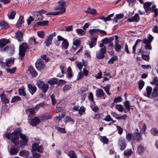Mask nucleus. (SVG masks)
<instances>
[{
	"mask_svg": "<svg viewBox=\"0 0 158 158\" xmlns=\"http://www.w3.org/2000/svg\"><path fill=\"white\" fill-rule=\"evenodd\" d=\"M58 4L59 6L56 7L54 9V10H60L59 11L49 13L46 15H56L62 14L64 13L65 11V2L63 0L60 1L58 2Z\"/></svg>",
	"mask_w": 158,
	"mask_h": 158,
	"instance_id": "obj_1",
	"label": "nucleus"
},
{
	"mask_svg": "<svg viewBox=\"0 0 158 158\" xmlns=\"http://www.w3.org/2000/svg\"><path fill=\"white\" fill-rule=\"evenodd\" d=\"M5 136L9 139H10L11 138V141L13 143L16 145L19 144V137L18 131H15L11 133H6L5 134Z\"/></svg>",
	"mask_w": 158,
	"mask_h": 158,
	"instance_id": "obj_2",
	"label": "nucleus"
},
{
	"mask_svg": "<svg viewBox=\"0 0 158 158\" xmlns=\"http://www.w3.org/2000/svg\"><path fill=\"white\" fill-rule=\"evenodd\" d=\"M153 39V37L151 35H149L148 39L145 38L143 40L142 43L145 44V48L146 50H151L152 49L151 45V43Z\"/></svg>",
	"mask_w": 158,
	"mask_h": 158,
	"instance_id": "obj_3",
	"label": "nucleus"
},
{
	"mask_svg": "<svg viewBox=\"0 0 158 158\" xmlns=\"http://www.w3.org/2000/svg\"><path fill=\"white\" fill-rule=\"evenodd\" d=\"M57 39L58 42H56V44L57 46H59L60 43H58V42L62 41L61 45V48H64L65 49H67L69 46V44L67 39L62 37L60 35L57 36Z\"/></svg>",
	"mask_w": 158,
	"mask_h": 158,
	"instance_id": "obj_4",
	"label": "nucleus"
},
{
	"mask_svg": "<svg viewBox=\"0 0 158 158\" xmlns=\"http://www.w3.org/2000/svg\"><path fill=\"white\" fill-rule=\"evenodd\" d=\"M28 48V45L26 43H22L19 46V55L22 58L24 55L25 52Z\"/></svg>",
	"mask_w": 158,
	"mask_h": 158,
	"instance_id": "obj_5",
	"label": "nucleus"
},
{
	"mask_svg": "<svg viewBox=\"0 0 158 158\" xmlns=\"http://www.w3.org/2000/svg\"><path fill=\"white\" fill-rule=\"evenodd\" d=\"M36 85L40 88L42 89L44 93H46L48 89V85L40 80L37 81Z\"/></svg>",
	"mask_w": 158,
	"mask_h": 158,
	"instance_id": "obj_6",
	"label": "nucleus"
},
{
	"mask_svg": "<svg viewBox=\"0 0 158 158\" xmlns=\"http://www.w3.org/2000/svg\"><path fill=\"white\" fill-rule=\"evenodd\" d=\"M35 66L38 70L43 69L45 67V65L44 61L41 59H38L35 63Z\"/></svg>",
	"mask_w": 158,
	"mask_h": 158,
	"instance_id": "obj_7",
	"label": "nucleus"
},
{
	"mask_svg": "<svg viewBox=\"0 0 158 158\" xmlns=\"http://www.w3.org/2000/svg\"><path fill=\"white\" fill-rule=\"evenodd\" d=\"M14 63V58L13 57L6 59V62H2L0 60V64H1L2 66H6L9 67L12 64H13Z\"/></svg>",
	"mask_w": 158,
	"mask_h": 158,
	"instance_id": "obj_8",
	"label": "nucleus"
},
{
	"mask_svg": "<svg viewBox=\"0 0 158 158\" xmlns=\"http://www.w3.org/2000/svg\"><path fill=\"white\" fill-rule=\"evenodd\" d=\"M106 47L101 48L98 52H97L96 57L98 59H103L105 57V54L106 53Z\"/></svg>",
	"mask_w": 158,
	"mask_h": 158,
	"instance_id": "obj_9",
	"label": "nucleus"
},
{
	"mask_svg": "<svg viewBox=\"0 0 158 158\" xmlns=\"http://www.w3.org/2000/svg\"><path fill=\"white\" fill-rule=\"evenodd\" d=\"M32 14L35 21L38 22L43 20V16L40 11L33 12Z\"/></svg>",
	"mask_w": 158,
	"mask_h": 158,
	"instance_id": "obj_10",
	"label": "nucleus"
},
{
	"mask_svg": "<svg viewBox=\"0 0 158 158\" xmlns=\"http://www.w3.org/2000/svg\"><path fill=\"white\" fill-rule=\"evenodd\" d=\"M136 130L137 132L133 133L132 135V139L133 140H135L138 141H140L142 139L141 133L140 132H138L139 130L138 129H137Z\"/></svg>",
	"mask_w": 158,
	"mask_h": 158,
	"instance_id": "obj_11",
	"label": "nucleus"
},
{
	"mask_svg": "<svg viewBox=\"0 0 158 158\" xmlns=\"http://www.w3.org/2000/svg\"><path fill=\"white\" fill-rule=\"evenodd\" d=\"M118 145L121 150H124L127 146L125 139L123 138H120L118 140Z\"/></svg>",
	"mask_w": 158,
	"mask_h": 158,
	"instance_id": "obj_12",
	"label": "nucleus"
},
{
	"mask_svg": "<svg viewBox=\"0 0 158 158\" xmlns=\"http://www.w3.org/2000/svg\"><path fill=\"white\" fill-rule=\"evenodd\" d=\"M4 52H8L10 54H13L15 52V48L13 45H10L6 47L3 49Z\"/></svg>",
	"mask_w": 158,
	"mask_h": 158,
	"instance_id": "obj_13",
	"label": "nucleus"
},
{
	"mask_svg": "<svg viewBox=\"0 0 158 158\" xmlns=\"http://www.w3.org/2000/svg\"><path fill=\"white\" fill-rule=\"evenodd\" d=\"M15 37L19 42H21L23 41V34L20 31H18L16 32Z\"/></svg>",
	"mask_w": 158,
	"mask_h": 158,
	"instance_id": "obj_14",
	"label": "nucleus"
},
{
	"mask_svg": "<svg viewBox=\"0 0 158 158\" xmlns=\"http://www.w3.org/2000/svg\"><path fill=\"white\" fill-rule=\"evenodd\" d=\"M52 116L49 115L48 113H46L40 117V120L42 121H45L48 119L52 118Z\"/></svg>",
	"mask_w": 158,
	"mask_h": 158,
	"instance_id": "obj_15",
	"label": "nucleus"
},
{
	"mask_svg": "<svg viewBox=\"0 0 158 158\" xmlns=\"http://www.w3.org/2000/svg\"><path fill=\"white\" fill-rule=\"evenodd\" d=\"M140 20V17L138 13H136L134 16L132 18L127 19V20L129 22H138Z\"/></svg>",
	"mask_w": 158,
	"mask_h": 158,
	"instance_id": "obj_16",
	"label": "nucleus"
},
{
	"mask_svg": "<svg viewBox=\"0 0 158 158\" xmlns=\"http://www.w3.org/2000/svg\"><path fill=\"white\" fill-rule=\"evenodd\" d=\"M97 38V36H92L91 37V40L89 44L90 48H92L96 45Z\"/></svg>",
	"mask_w": 158,
	"mask_h": 158,
	"instance_id": "obj_17",
	"label": "nucleus"
},
{
	"mask_svg": "<svg viewBox=\"0 0 158 158\" xmlns=\"http://www.w3.org/2000/svg\"><path fill=\"white\" fill-rule=\"evenodd\" d=\"M95 94L97 97L101 98L105 94L102 89L98 88L96 90Z\"/></svg>",
	"mask_w": 158,
	"mask_h": 158,
	"instance_id": "obj_18",
	"label": "nucleus"
},
{
	"mask_svg": "<svg viewBox=\"0 0 158 158\" xmlns=\"http://www.w3.org/2000/svg\"><path fill=\"white\" fill-rule=\"evenodd\" d=\"M27 87L29 91L32 95L35 93L37 90V88L35 86L30 84H28Z\"/></svg>",
	"mask_w": 158,
	"mask_h": 158,
	"instance_id": "obj_19",
	"label": "nucleus"
},
{
	"mask_svg": "<svg viewBox=\"0 0 158 158\" xmlns=\"http://www.w3.org/2000/svg\"><path fill=\"white\" fill-rule=\"evenodd\" d=\"M40 122V120L39 118L36 117H34L31 120L30 124L32 126H35L37 124L39 123Z\"/></svg>",
	"mask_w": 158,
	"mask_h": 158,
	"instance_id": "obj_20",
	"label": "nucleus"
},
{
	"mask_svg": "<svg viewBox=\"0 0 158 158\" xmlns=\"http://www.w3.org/2000/svg\"><path fill=\"white\" fill-rule=\"evenodd\" d=\"M52 38L50 36H48L45 39L44 43L47 47L49 46L52 43Z\"/></svg>",
	"mask_w": 158,
	"mask_h": 158,
	"instance_id": "obj_21",
	"label": "nucleus"
},
{
	"mask_svg": "<svg viewBox=\"0 0 158 158\" xmlns=\"http://www.w3.org/2000/svg\"><path fill=\"white\" fill-rule=\"evenodd\" d=\"M152 2H147L143 3V7L145 11L147 12L150 10L151 7L150 6L152 5Z\"/></svg>",
	"mask_w": 158,
	"mask_h": 158,
	"instance_id": "obj_22",
	"label": "nucleus"
},
{
	"mask_svg": "<svg viewBox=\"0 0 158 158\" xmlns=\"http://www.w3.org/2000/svg\"><path fill=\"white\" fill-rule=\"evenodd\" d=\"M10 42L8 40L5 39H2L0 40V48L3 47L7 44L10 43Z\"/></svg>",
	"mask_w": 158,
	"mask_h": 158,
	"instance_id": "obj_23",
	"label": "nucleus"
},
{
	"mask_svg": "<svg viewBox=\"0 0 158 158\" xmlns=\"http://www.w3.org/2000/svg\"><path fill=\"white\" fill-rule=\"evenodd\" d=\"M26 112L29 116H34L35 113V110L33 108H29L26 110Z\"/></svg>",
	"mask_w": 158,
	"mask_h": 158,
	"instance_id": "obj_24",
	"label": "nucleus"
},
{
	"mask_svg": "<svg viewBox=\"0 0 158 158\" xmlns=\"http://www.w3.org/2000/svg\"><path fill=\"white\" fill-rule=\"evenodd\" d=\"M124 104L126 108L124 109V111L125 113H128L130 110V107L129 101H126L124 102Z\"/></svg>",
	"mask_w": 158,
	"mask_h": 158,
	"instance_id": "obj_25",
	"label": "nucleus"
},
{
	"mask_svg": "<svg viewBox=\"0 0 158 158\" xmlns=\"http://www.w3.org/2000/svg\"><path fill=\"white\" fill-rule=\"evenodd\" d=\"M28 71L31 74L33 77H36L37 75V73L32 66H30L28 69Z\"/></svg>",
	"mask_w": 158,
	"mask_h": 158,
	"instance_id": "obj_26",
	"label": "nucleus"
},
{
	"mask_svg": "<svg viewBox=\"0 0 158 158\" xmlns=\"http://www.w3.org/2000/svg\"><path fill=\"white\" fill-rule=\"evenodd\" d=\"M29 154L30 152H29L25 150H23L22 151H20L19 153L20 156L24 157L25 158L28 157Z\"/></svg>",
	"mask_w": 158,
	"mask_h": 158,
	"instance_id": "obj_27",
	"label": "nucleus"
},
{
	"mask_svg": "<svg viewBox=\"0 0 158 158\" xmlns=\"http://www.w3.org/2000/svg\"><path fill=\"white\" fill-rule=\"evenodd\" d=\"M0 96L1 98L2 102L4 103H7L9 102V100L7 99L4 93L0 95Z\"/></svg>",
	"mask_w": 158,
	"mask_h": 158,
	"instance_id": "obj_28",
	"label": "nucleus"
},
{
	"mask_svg": "<svg viewBox=\"0 0 158 158\" xmlns=\"http://www.w3.org/2000/svg\"><path fill=\"white\" fill-rule=\"evenodd\" d=\"M150 10L152 12H154L155 17L157 16L158 15V10L157 8H156V6L155 5H153L151 7Z\"/></svg>",
	"mask_w": 158,
	"mask_h": 158,
	"instance_id": "obj_29",
	"label": "nucleus"
},
{
	"mask_svg": "<svg viewBox=\"0 0 158 158\" xmlns=\"http://www.w3.org/2000/svg\"><path fill=\"white\" fill-rule=\"evenodd\" d=\"M152 89L150 86H148L146 89V93L144 94V95L148 97H150L151 94Z\"/></svg>",
	"mask_w": 158,
	"mask_h": 158,
	"instance_id": "obj_30",
	"label": "nucleus"
},
{
	"mask_svg": "<svg viewBox=\"0 0 158 158\" xmlns=\"http://www.w3.org/2000/svg\"><path fill=\"white\" fill-rule=\"evenodd\" d=\"M19 135L20 138L24 141L25 143H27L28 141V137L26 135L22 134L21 133H19Z\"/></svg>",
	"mask_w": 158,
	"mask_h": 158,
	"instance_id": "obj_31",
	"label": "nucleus"
},
{
	"mask_svg": "<svg viewBox=\"0 0 158 158\" xmlns=\"http://www.w3.org/2000/svg\"><path fill=\"white\" fill-rule=\"evenodd\" d=\"M68 155L70 158H77L76 154L73 150L70 151L68 152Z\"/></svg>",
	"mask_w": 158,
	"mask_h": 158,
	"instance_id": "obj_32",
	"label": "nucleus"
},
{
	"mask_svg": "<svg viewBox=\"0 0 158 158\" xmlns=\"http://www.w3.org/2000/svg\"><path fill=\"white\" fill-rule=\"evenodd\" d=\"M76 30L77 33L79 35H84L85 33L86 30L85 28L83 29H77Z\"/></svg>",
	"mask_w": 158,
	"mask_h": 158,
	"instance_id": "obj_33",
	"label": "nucleus"
},
{
	"mask_svg": "<svg viewBox=\"0 0 158 158\" xmlns=\"http://www.w3.org/2000/svg\"><path fill=\"white\" fill-rule=\"evenodd\" d=\"M24 22V18L22 16H20L19 19L16 23V25L18 27L20 26Z\"/></svg>",
	"mask_w": 158,
	"mask_h": 158,
	"instance_id": "obj_34",
	"label": "nucleus"
},
{
	"mask_svg": "<svg viewBox=\"0 0 158 158\" xmlns=\"http://www.w3.org/2000/svg\"><path fill=\"white\" fill-rule=\"evenodd\" d=\"M0 26L2 29H7L9 27L8 24L4 21L0 22Z\"/></svg>",
	"mask_w": 158,
	"mask_h": 158,
	"instance_id": "obj_35",
	"label": "nucleus"
},
{
	"mask_svg": "<svg viewBox=\"0 0 158 158\" xmlns=\"http://www.w3.org/2000/svg\"><path fill=\"white\" fill-rule=\"evenodd\" d=\"M58 82V81L56 78H52L47 81V83L50 85H52L55 84H56Z\"/></svg>",
	"mask_w": 158,
	"mask_h": 158,
	"instance_id": "obj_36",
	"label": "nucleus"
},
{
	"mask_svg": "<svg viewBox=\"0 0 158 158\" xmlns=\"http://www.w3.org/2000/svg\"><path fill=\"white\" fill-rule=\"evenodd\" d=\"M96 10L94 9H91L89 7L88 9L85 11V12L87 13H89L91 14H95L96 13Z\"/></svg>",
	"mask_w": 158,
	"mask_h": 158,
	"instance_id": "obj_37",
	"label": "nucleus"
},
{
	"mask_svg": "<svg viewBox=\"0 0 158 158\" xmlns=\"http://www.w3.org/2000/svg\"><path fill=\"white\" fill-rule=\"evenodd\" d=\"M16 12L15 11H12L10 13H8V17L9 19H13L15 18Z\"/></svg>",
	"mask_w": 158,
	"mask_h": 158,
	"instance_id": "obj_38",
	"label": "nucleus"
},
{
	"mask_svg": "<svg viewBox=\"0 0 158 158\" xmlns=\"http://www.w3.org/2000/svg\"><path fill=\"white\" fill-rule=\"evenodd\" d=\"M19 94L21 96H25L26 94L24 92V88L23 87L22 88L19 89L18 90Z\"/></svg>",
	"mask_w": 158,
	"mask_h": 158,
	"instance_id": "obj_39",
	"label": "nucleus"
},
{
	"mask_svg": "<svg viewBox=\"0 0 158 158\" xmlns=\"http://www.w3.org/2000/svg\"><path fill=\"white\" fill-rule=\"evenodd\" d=\"M121 46L118 44H115L114 45V48L117 52H120L121 49Z\"/></svg>",
	"mask_w": 158,
	"mask_h": 158,
	"instance_id": "obj_40",
	"label": "nucleus"
},
{
	"mask_svg": "<svg viewBox=\"0 0 158 158\" xmlns=\"http://www.w3.org/2000/svg\"><path fill=\"white\" fill-rule=\"evenodd\" d=\"M18 152L17 149L13 147L10 148V155H15Z\"/></svg>",
	"mask_w": 158,
	"mask_h": 158,
	"instance_id": "obj_41",
	"label": "nucleus"
},
{
	"mask_svg": "<svg viewBox=\"0 0 158 158\" xmlns=\"http://www.w3.org/2000/svg\"><path fill=\"white\" fill-rule=\"evenodd\" d=\"M133 153V152L131 149H129L125 150L124 151L123 154L124 155L127 156H129Z\"/></svg>",
	"mask_w": 158,
	"mask_h": 158,
	"instance_id": "obj_42",
	"label": "nucleus"
},
{
	"mask_svg": "<svg viewBox=\"0 0 158 158\" xmlns=\"http://www.w3.org/2000/svg\"><path fill=\"white\" fill-rule=\"evenodd\" d=\"M144 148L142 146L139 145L138 147L137 148V152L138 153L141 154L144 152Z\"/></svg>",
	"mask_w": 158,
	"mask_h": 158,
	"instance_id": "obj_43",
	"label": "nucleus"
},
{
	"mask_svg": "<svg viewBox=\"0 0 158 158\" xmlns=\"http://www.w3.org/2000/svg\"><path fill=\"white\" fill-rule=\"evenodd\" d=\"M16 67H15L11 69H6V70L7 73H10L11 74L15 73L16 70Z\"/></svg>",
	"mask_w": 158,
	"mask_h": 158,
	"instance_id": "obj_44",
	"label": "nucleus"
},
{
	"mask_svg": "<svg viewBox=\"0 0 158 158\" xmlns=\"http://www.w3.org/2000/svg\"><path fill=\"white\" fill-rule=\"evenodd\" d=\"M102 88L104 89V90L106 92L107 94L110 96V93L109 92L110 90V85H107L105 86H104L103 87H102Z\"/></svg>",
	"mask_w": 158,
	"mask_h": 158,
	"instance_id": "obj_45",
	"label": "nucleus"
},
{
	"mask_svg": "<svg viewBox=\"0 0 158 158\" xmlns=\"http://www.w3.org/2000/svg\"><path fill=\"white\" fill-rule=\"evenodd\" d=\"M20 99L21 98L19 97L18 96H14L11 101V102L13 103L19 101Z\"/></svg>",
	"mask_w": 158,
	"mask_h": 158,
	"instance_id": "obj_46",
	"label": "nucleus"
},
{
	"mask_svg": "<svg viewBox=\"0 0 158 158\" xmlns=\"http://www.w3.org/2000/svg\"><path fill=\"white\" fill-rule=\"evenodd\" d=\"M85 108L83 106H81L78 110V112L80 115H81L85 112Z\"/></svg>",
	"mask_w": 158,
	"mask_h": 158,
	"instance_id": "obj_47",
	"label": "nucleus"
},
{
	"mask_svg": "<svg viewBox=\"0 0 158 158\" xmlns=\"http://www.w3.org/2000/svg\"><path fill=\"white\" fill-rule=\"evenodd\" d=\"M117 59L118 58L116 56H114L109 60L108 62V63L109 64H112L114 62L115 60H117Z\"/></svg>",
	"mask_w": 158,
	"mask_h": 158,
	"instance_id": "obj_48",
	"label": "nucleus"
},
{
	"mask_svg": "<svg viewBox=\"0 0 158 158\" xmlns=\"http://www.w3.org/2000/svg\"><path fill=\"white\" fill-rule=\"evenodd\" d=\"M158 96V93L157 90V89L155 88L153 90L152 94V96L153 98H155L157 97Z\"/></svg>",
	"mask_w": 158,
	"mask_h": 158,
	"instance_id": "obj_49",
	"label": "nucleus"
},
{
	"mask_svg": "<svg viewBox=\"0 0 158 158\" xmlns=\"http://www.w3.org/2000/svg\"><path fill=\"white\" fill-rule=\"evenodd\" d=\"M38 36L40 38H43L45 35V33L43 31H38L37 32Z\"/></svg>",
	"mask_w": 158,
	"mask_h": 158,
	"instance_id": "obj_50",
	"label": "nucleus"
},
{
	"mask_svg": "<svg viewBox=\"0 0 158 158\" xmlns=\"http://www.w3.org/2000/svg\"><path fill=\"white\" fill-rule=\"evenodd\" d=\"M115 107L119 112H122L124 111L123 107L121 105L118 104L115 106Z\"/></svg>",
	"mask_w": 158,
	"mask_h": 158,
	"instance_id": "obj_51",
	"label": "nucleus"
},
{
	"mask_svg": "<svg viewBox=\"0 0 158 158\" xmlns=\"http://www.w3.org/2000/svg\"><path fill=\"white\" fill-rule=\"evenodd\" d=\"M81 43V42L80 40H76L73 41V44L76 47H78L80 45Z\"/></svg>",
	"mask_w": 158,
	"mask_h": 158,
	"instance_id": "obj_52",
	"label": "nucleus"
},
{
	"mask_svg": "<svg viewBox=\"0 0 158 158\" xmlns=\"http://www.w3.org/2000/svg\"><path fill=\"white\" fill-rule=\"evenodd\" d=\"M67 72L68 77H73V74L71 68L70 67H68Z\"/></svg>",
	"mask_w": 158,
	"mask_h": 158,
	"instance_id": "obj_53",
	"label": "nucleus"
},
{
	"mask_svg": "<svg viewBox=\"0 0 158 158\" xmlns=\"http://www.w3.org/2000/svg\"><path fill=\"white\" fill-rule=\"evenodd\" d=\"M34 158H40V154L34 151H31Z\"/></svg>",
	"mask_w": 158,
	"mask_h": 158,
	"instance_id": "obj_54",
	"label": "nucleus"
},
{
	"mask_svg": "<svg viewBox=\"0 0 158 158\" xmlns=\"http://www.w3.org/2000/svg\"><path fill=\"white\" fill-rule=\"evenodd\" d=\"M151 133L153 135H155L158 133V130L155 128H153L151 130Z\"/></svg>",
	"mask_w": 158,
	"mask_h": 158,
	"instance_id": "obj_55",
	"label": "nucleus"
},
{
	"mask_svg": "<svg viewBox=\"0 0 158 158\" xmlns=\"http://www.w3.org/2000/svg\"><path fill=\"white\" fill-rule=\"evenodd\" d=\"M132 137V136L131 133H127L126 138L127 141H130L131 140Z\"/></svg>",
	"mask_w": 158,
	"mask_h": 158,
	"instance_id": "obj_56",
	"label": "nucleus"
},
{
	"mask_svg": "<svg viewBox=\"0 0 158 158\" xmlns=\"http://www.w3.org/2000/svg\"><path fill=\"white\" fill-rule=\"evenodd\" d=\"M29 41L31 42H33L34 43L35 45L38 44H39V43L38 41H36L35 38L34 37H31L29 40Z\"/></svg>",
	"mask_w": 158,
	"mask_h": 158,
	"instance_id": "obj_57",
	"label": "nucleus"
},
{
	"mask_svg": "<svg viewBox=\"0 0 158 158\" xmlns=\"http://www.w3.org/2000/svg\"><path fill=\"white\" fill-rule=\"evenodd\" d=\"M127 118V116L126 114H125L119 117H116V118L118 120H125Z\"/></svg>",
	"mask_w": 158,
	"mask_h": 158,
	"instance_id": "obj_58",
	"label": "nucleus"
},
{
	"mask_svg": "<svg viewBox=\"0 0 158 158\" xmlns=\"http://www.w3.org/2000/svg\"><path fill=\"white\" fill-rule=\"evenodd\" d=\"M48 21H44L41 22H38L37 23L38 25L40 26H44L47 25L48 23Z\"/></svg>",
	"mask_w": 158,
	"mask_h": 158,
	"instance_id": "obj_59",
	"label": "nucleus"
},
{
	"mask_svg": "<svg viewBox=\"0 0 158 158\" xmlns=\"http://www.w3.org/2000/svg\"><path fill=\"white\" fill-rule=\"evenodd\" d=\"M144 85V82L143 81H140L139 82V88L141 90L143 88Z\"/></svg>",
	"mask_w": 158,
	"mask_h": 158,
	"instance_id": "obj_60",
	"label": "nucleus"
},
{
	"mask_svg": "<svg viewBox=\"0 0 158 158\" xmlns=\"http://www.w3.org/2000/svg\"><path fill=\"white\" fill-rule=\"evenodd\" d=\"M64 121L65 122H71L72 124H73L74 123L73 120L71 118V117L69 116H67L64 119Z\"/></svg>",
	"mask_w": 158,
	"mask_h": 158,
	"instance_id": "obj_61",
	"label": "nucleus"
},
{
	"mask_svg": "<svg viewBox=\"0 0 158 158\" xmlns=\"http://www.w3.org/2000/svg\"><path fill=\"white\" fill-rule=\"evenodd\" d=\"M64 109V107L62 106L60 107L59 106V104H58L56 108V112L58 113L62 111Z\"/></svg>",
	"mask_w": 158,
	"mask_h": 158,
	"instance_id": "obj_62",
	"label": "nucleus"
},
{
	"mask_svg": "<svg viewBox=\"0 0 158 158\" xmlns=\"http://www.w3.org/2000/svg\"><path fill=\"white\" fill-rule=\"evenodd\" d=\"M65 64H62L60 66V68L61 70V72L62 73H64V72L66 70V69L65 68Z\"/></svg>",
	"mask_w": 158,
	"mask_h": 158,
	"instance_id": "obj_63",
	"label": "nucleus"
},
{
	"mask_svg": "<svg viewBox=\"0 0 158 158\" xmlns=\"http://www.w3.org/2000/svg\"><path fill=\"white\" fill-rule=\"evenodd\" d=\"M152 84H154L156 86L158 85V78L156 77H154L153 81L152 82Z\"/></svg>",
	"mask_w": 158,
	"mask_h": 158,
	"instance_id": "obj_64",
	"label": "nucleus"
}]
</instances>
